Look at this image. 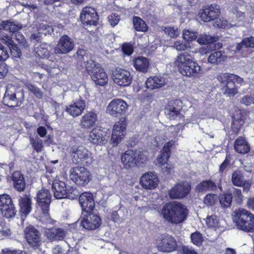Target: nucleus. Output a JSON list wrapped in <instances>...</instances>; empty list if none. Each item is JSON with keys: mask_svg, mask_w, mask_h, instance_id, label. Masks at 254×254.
<instances>
[{"mask_svg": "<svg viewBox=\"0 0 254 254\" xmlns=\"http://www.w3.org/2000/svg\"><path fill=\"white\" fill-rule=\"evenodd\" d=\"M222 93L228 97H233L238 93V86L244 82L243 78L231 73H221L217 76Z\"/></svg>", "mask_w": 254, "mask_h": 254, "instance_id": "obj_1", "label": "nucleus"}, {"mask_svg": "<svg viewBox=\"0 0 254 254\" xmlns=\"http://www.w3.org/2000/svg\"><path fill=\"white\" fill-rule=\"evenodd\" d=\"M164 218L171 222H183L187 216L188 210L183 204L173 202L165 205L162 210Z\"/></svg>", "mask_w": 254, "mask_h": 254, "instance_id": "obj_2", "label": "nucleus"}, {"mask_svg": "<svg viewBox=\"0 0 254 254\" xmlns=\"http://www.w3.org/2000/svg\"><path fill=\"white\" fill-rule=\"evenodd\" d=\"M24 98V93L20 88L9 85L6 88L3 102L4 105L13 108L20 106Z\"/></svg>", "mask_w": 254, "mask_h": 254, "instance_id": "obj_3", "label": "nucleus"}, {"mask_svg": "<svg viewBox=\"0 0 254 254\" xmlns=\"http://www.w3.org/2000/svg\"><path fill=\"white\" fill-rule=\"evenodd\" d=\"M69 151L72 161L75 164L89 166L93 161L92 154L83 145H73L70 147Z\"/></svg>", "mask_w": 254, "mask_h": 254, "instance_id": "obj_4", "label": "nucleus"}, {"mask_svg": "<svg viewBox=\"0 0 254 254\" xmlns=\"http://www.w3.org/2000/svg\"><path fill=\"white\" fill-rule=\"evenodd\" d=\"M156 244L158 251L163 253H171L176 251L178 248L176 240L167 233L157 236Z\"/></svg>", "mask_w": 254, "mask_h": 254, "instance_id": "obj_5", "label": "nucleus"}, {"mask_svg": "<svg viewBox=\"0 0 254 254\" xmlns=\"http://www.w3.org/2000/svg\"><path fill=\"white\" fill-rule=\"evenodd\" d=\"M69 177L75 184L80 186L87 185L91 180L89 171L83 167H73L70 170Z\"/></svg>", "mask_w": 254, "mask_h": 254, "instance_id": "obj_6", "label": "nucleus"}, {"mask_svg": "<svg viewBox=\"0 0 254 254\" xmlns=\"http://www.w3.org/2000/svg\"><path fill=\"white\" fill-rule=\"evenodd\" d=\"M128 105L122 99L112 100L106 108V112L110 116L118 117L125 114L128 109Z\"/></svg>", "mask_w": 254, "mask_h": 254, "instance_id": "obj_7", "label": "nucleus"}, {"mask_svg": "<svg viewBox=\"0 0 254 254\" xmlns=\"http://www.w3.org/2000/svg\"><path fill=\"white\" fill-rule=\"evenodd\" d=\"M127 123L125 119H121L114 125L111 139V143L117 146L121 142L126 132Z\"/></svg>", "mask_w": 254, "mask_h": 254, "instance_id": "obj_8", "label": "nucleus"}, {"mask_svg": "<svg viewBox=\"0 0 254 254\" xmlns=\"http://www.w3.org/2000/svg\"><path fill=\"white\" fill-rule=\"evenodd\" d=\"M112 79L116 84L120 86H127L131 83L132 76L128 70L116 68L113 71Z\"/></svg>", "mask_w": 254, "mask_h": 254, "instance_id": "obj_9", "label": "nucleus"}, {"mask_svg": "<svg viewBox=\"0 0 254 254\" xmlns=\"http://www.w3.org/2000/svg\"><path fill=\"white\" fill-rule=\"evenodd\" d=\"M190 189V184L187 181H183L176 184L169 190V194L172 199H180L186 197Z\"/></svg>", "mask_w": 254, "mask_h": 254, "instance_id": "obj_10", "label": "nucleus"}, {"mask_svg": "<svg viewBox=\"0 0 254 254\" xmlns=\"http://www.w3.org/2000/svg\"><path fill=\"white\" fill-rule=\"evenodd\" d=\"M25 238L28 244L33 248L41 245V237L39 230L31 225L27 226L24 230Z\"/></svg>", "mask_w": 254, "mask_h": 254, "instance_id": "obj_11", "label": "nucleus"}, {"mask_svg": "<svg viewBox=\"0 0 254 254\" xmlns=\"http://www.w3.org/2000/svg\"><path fill=\"white\" fill-rule=\"evenodd\" d=\"M109 137V134L106 131L96 127L90 132L88 139L92 144L101 145L105 144Z\"/></svg>", "mask_w": 254, "mask_h": 254, "instance_id": "obj_12", "label": "nucleus"}, {"mask_svg": "<svg viewBox=\"0 0 254 254\" xmlns=\"http://www.w3.org/2000/svg\"><path fill=\"white\" fill-rule=\"evenodd\" d=\"M74 46L73 40L67 35L63 36L54 48V52L59 54H66L72 50Z\"/></svg>", "mask_w": 254, "mask_h": 254, "instance_id": "obj_13", "label": "nucleus"}, {"mask_svg": "<svg viewBox=\"0 0 254 254\" xmlns=\"http://www.w3.org/2000/svg\"><path fill=\"white\" fill-rule=\"evenodd\" d=\"M159 181L157 175L151 172L144 174L140 178V183L146 190H154L158 186Z\"/></svg>", "mask_w": 254, "mask_h": 254, "instance_id": "obj_14", "label": "nucleus"}, {"mask_svg": "<svg viewBox=\"0 0 254 254\" xmlns=\"http://www.w3.org/2000/svg\"><path fill=\"white\" fill-rule=\"evenodd\" d=\"M80 18L83 24L91 25L96 24L98 16L94 8L87 6L82 10Z\"/></svg>", "mask_w": 254, "mask_h": 254, "instance_id": "obj_15", "label": "nucleus"}, {"mask_svg": "<svg viewBox=\"0 0 254 254\" xmlns=\"http://www.w3.org/2000/svg\"><path fill=\"white\" fill-rule=\"evenodd\" d=\"M182 102L179 100L169 101L165 108V114L171 120L180 117Z\"/></svg>", "mask_w": 254, "mask_h": 254, "instance_id": "obj_16", "label": "nucleus"}, {"mask_svg": "<svg viewBox=\"0 0 254 254\" xmlns=\"http://www.w3.org/2000/svg\"><path fill=\"white\" fill-rule=\"evenodd\" d=\"M232 217L234 222H254V215L242 208L234 211Z\"/></svg>", "mask_w": 254, "mask_h": 254, "instance_id": "obj_17", "label": "nucleus"}, {"mask_svg": "<svg viewBox=\"0 0 254 254\" xmlns=\"http://www.w3.org/2000/svg\"><path fill=\"white\" fill-rule=\"evenodd\" d=\"M79 202L82 211H92L95 207L93 195L88 192L82 193L79 197Z\"/></svg>", "mask_w": 254, "mask_h": 254, "instance_id": "obj_18", "label": "nucleus"}, {"mask_svg": "<svg viewBox=\"0 0 254 254\" xmlns=\"http://www.w3.org/2000/svg\"><path fill=\"white\" fill-rule=\"evenodd\" d=\"M66 232L60 228H51L45 231V236L51 241H63L65 238Z\"/></svg>", "mask_w": 254, "mask_h": 254, "instance_id": "obj_19", "label": "nucleus"}, {"mask_svg": "<svg viewBox=\"0 0 254 254\" xmlns=\"http://www.w3.org/2000/svg\"><path fill=\"white\" fill-rule=\"evenodd\" d=\"M85 106V102L83 100H76L73 103L66 107V111L73 117H77L82 113Z\"/></svg>", "mask_w": 254, "mask_h": 254, "instance_id": "obj_20", "label": "nucleus"}, {"mask_svg": "<svg viewBox=\"0 0 254 254\" xmlns=\"http://www.w3.org/2000/svg\"><path fill=\"white\" fill-rule=\"evenodd\" d=\"M92 79L97 85H104L108 82V76L101 66H97L95 71L90 75Z\"/></svg>", "mask_w": 254, "mask_h": 254, "instance_id": "obj_21", "label": "nucleus"}, {"mask_svg": "<svg viewBox=\"0 0 254 254\" xmlns=\"http://www.w3.org/2000/svg\"><path fill=\"white\" fill-rule=\"evenodd\" d=\"M97 120L96 113L93 111H89L82 117L80 125L82 128H89L94 126Z\"/></svg>", "mask_w": 254, "mask_h": 254, "instance_id": "obj_22", "label": "nucleus"}, {"mask_svg": "<svg viewBox=\"0 0 254 254\" xmlns=\"http://www.w3.org/2000/svg\"><path fill=\"white\" fill-rule=\"evenodd\" d=\"M67 186L65 183L59 180H55L52 184V188L54 190V195L57 199L65 198Z\"/></svg>", "mask_w": 254, "mask_h": 254, "instance_id": "obj_23", "label": "nucleus"}, {"mask_svg": "<svg viewBox=\"0 0 254 254\" xmlns=\"http://www.w3.org/2000/svg\"><path fill=\"white\" fill-rule=\"evenodd\" d=\"M51 195L48 190L42 189L37 194V201L41 207L49 208L51 203Z\"/></svg>", "mask_w": 254, "mask_h": 254, "instance_id": "obj_24", "label": "nucleus"}, {"mask_svg": "<svg viewBox=\"0 0 254 254\" xmlns=\"http://www.w3.org/2000/svg\"><path fill=\"white\" fill-rule=\"evenodd\" d=\"M133 65L139 72L146 73L149 69L150 63L148 59L144 57H138L133 61Z\"/></svg>", "mask_w": 254, "mask_h": 254, "instance_id": "obj_25", "label": "nucleus"}, {"mask_svg": "<svg viewBox=\"0 0 254 254\" xmlns=\"http://www.w3.org/2000/svg\"><path fill=\"white\" fill-rule=\"evenodd\" d=\"M166 83V80L164 77L154 76L148 78L145 82V85L148 89L153 90L163 87Z\"/></svg>", "mask_w": 254, "mask_h": 254, "instance_id": "obj_26", "label": "nucleus"}, {"mask_svg": "<svg viewBox=\"0 0 254 254\" xmlns=\"http://www.w3.org/2000/svg\"><path fill=\"white\" fill-rule=\"evenodd\" d=\"M219 6L217 4H211L207 8V26L210 27L212 23L215 22L220 15Z\"/></svg>", "mask_w": 254, "mask_h": 254, "instance_id": "obj_27", "label": "nucleus"}, {"mask_svg": "<svg viewBox=\"0 0 254 254\" xmlns=\"http://www.w3.org/2000/svg\"><path fill=\"white\" fill-rule=\"evenodd\" d=\"M135 150L127 151L121 156V160L126 169L135 166Z\"/></svg>", "mask_w": 254, "mask_h": 254, "instance_id": "obj_28", "label": "nucleus"}, {"mask_svg": "<svg viewBox=\"0 0 254 254\" xmlns=\"http://www.w3.org/2000/svg\"><path fill=\"white\" fill-rule=\"evenodd\" d=\"M200 67L192 60L188 64L185 65L179 72L184 76H190L194 75L200 70Z\"/></svg>", "mask_w": 254, "mask_h": 254, "instance_id": "obj_29", "label": "nucleus"}, {"mask_svg": "<svg viewBox=\"0 0 254 254\" xmlns=\"http://www.w3.org/2000/svg\"><path fill=\"white\" fill-rule=\"evenodd\" d=\"M192 60V57L190 54L182 53L177 56L175 61V65L178 67L179 71Z\"/></svg>", "mask_w": 254, "mask_h": 254, "instance_id": "obj_30", "label": "nucleus"}, {"mask_svg": "<svg viewBox=\"0 0 254 254\" xmlns=\"http://www.w3.org/2000/svg\"><path fill=\"white\" fill-rule=\"evenodd\" d=\"M235 150L239 153L245 154L250 149V145L247 140L242 137H239L234 144Z\"/></svg>", "mask_w": 254, "mask_h": 254, "instance_id": "obj_31", "label": "nucleus"}, {"mask_svg": "<svg viewBox=\"0 0 254 254\" xmlns=\"http://www.w3.org/2000/svg\"><path fill=\"white\" fill-rule=\"evenodd\" d=\"M248 48H254V37L253 36L245 38L241 42L237 44L236 51L243 53Z\"/></svg>", "mask_w": 254, "mask_h": 254, "instance_id": "obj_32", "label": "nucleus"}, {"mask_svg": "<svg viewBox=\"0 0 254 254\" xmlns=\"http://www.w3.org/2000/svg\"><path fill=\"white\" fill-rule=\"evenodd\" d=\"M15 188L19 191H23L25 188V183L23 175L19 172H15L12 175Z\"/></svg>", "mask_w": 254, "mask_h": 254, "instance_id": "obj_33", "label": "nucleus"}, {"mask_svg": "<svg viewBox=\"0 0 254 254\" xmlns=\"http://www.w3.org/2000/svg\"><path fill=\"white\" fill-rule=\"evenodd\" d=\"M19 203L20 206L22 217L23 216V215L26 216L30 212L31 209L30 199L27 195H24L19 198Z\"/></svg>", "mask_w": 254, "mask_h": 254, "instance_id": "obj_34", "label": "nucleus"}, {"mask_svg": "<svg viewBox=\"0 0 254 254\" xmlns=\"http://www.w3.org/2000/svg\"><path fill=\"white\" fill-rule=\"evenodd\" d=\"M91 211H82L79 220L80 222H100V217L97 214L91 213Z\"/></svg>", "mask_w": 254, "mask_h": 254, "instance_id": "obj_35", "label": "nucleus"}, {"mask_svg": "<svg viewBox=\"0 0 254 254\" xmlns=\"http://www.w3.org/2000/svg\"><path fill=\"white\" fill-rule=\"evenodd\" d=\"M227 59V56L221 52L217 51L211 54L207 59L209 63L213 64H218L225 61Z\"/></svg>", "mask_w": 254, "mask_h": 254, "instance_id": "obj_36", "label": "nucleus"}, {"mask_svg": "<svg viewBox=\"0 0 254 254\" xmlns=\"http://www.w3.org/2000/svg\"><path fill=\"white\" fill-rule=\"evenodd\" d=\"M147 152L143 151L135 150V166H142L146 163L148 161Z\"/></svg>", "mask_w": 254, "mask_h": 254, "instance_id": "obj_37", "label": "nucleus"}, {"mask_svg": "<svg viewBox=\"0 0 254 254\" xmlns=\"http://www.w3.org/2000/svg\"><path fill=\"white\" fill-rule=\"evenodd\" d=\"M183 127H184L182 124L170 126L167 129L169 132V137L178 140V137L181 135Z\"/></svg>", "mask_w": 254, "mask_h": 254, "instance_id": "obj_38", "label": "nucleus"}, {"mask_svg": "<svg viewBox=\"0 0 254 254\" xmlns=\"http://www.w3.org/2000/svg\"><path fill=\"white\" fill-rule=\"evenodd\" d=\"M244 181V176L242 171L237 170L232 174L231 181L234 186L241 187Z\"/></svg>", "mask_w": 254, "mask_h": 254, "instance_id": "obj_39", "label": "nucleus"}, {"mask_svg": "<svg viewBox=\"0 0 254 254\" xmlns=\"http://www.w3.org/2000/svg\"><path fill=\"white\" fill-rule=\"evenodd\" d=\"M4 30L8 31L10 32H16L20 30L22 26L21 24L15 21L10 20L4 21Z\"/></svg>", "mask_w": 254, "mask_h": 254, "instance_id": "obj_40", "label": "nucleus"}, {"mask_svg": "<svg viewBox=\"0 0 254 254\" xmlns=\"http://www.w3.org/2000/svg\"><path fill=\"white\" fill-rule=\"evenodd\" d=\"M49 46L46 44H42L35 47L36 56L41 58H45L49 56Z\"/></svg>", "mask_w": 254, "mask_h": 254, "instance_id": "obj_41", "label": "nucleus"}, {"mask_svg": "<svg viewBox=\"0 0 254 254\" xmlns=\"http://www.w3.org/2000/svg\"><path fill=\"white\" fill-rule=\"evenodd\" d=\"M25 86L26 88L29 91V92L33 94L37 98L40 99L43 98V92L35 85L30 82H26L25 83Z\"/></svg>", "mask_w": 254, "mask_h": 254, "instance_id": "obj_42", "label": "nucleus"}, {"mask_svg": "<svg viewBox=\"0 0 254 254\" xmlns=\"http://www.w3.org/2000/svg\"><path fill=\"white\" fill-rule=\"evenodd\" d=\"M133 24L135 29L137 31L146 32L148 30V27L141 18L138 17H134Z\"/></svg>", "mask_w": 254, "mask_h": 254, "instance_id": "obj_43", "label": "nucleus"}, {"mask_svg": "<svg viewBox=\"0 0 254 254\" xmlns=\"http://www.w3.org/2000/svg\"><path fill=\"white\" fill-rule=\"evenodd\" d=\"M219 40L218 36H207V51L210 49L216 50L222 47V44L220 43H216Z\"/></svg>", "mask_w": 254, "mask_h": 254, "instance_id": "obj_44", "label": "nucleus"}, {"mask_svg": "<svg viewBox=\"0 0 254 254\" xmlns=\"http://www.w3.org/2000/svg\"><path fill=\"white\" fill-rule=\"evenodd\" d=\"M0 210L2 215L7 218L13 217L16 213L13 203L10 204L8 206H5L3 207L0 208Z\"/></svg>", "mask_w": 254, "mask_h": 254, "instance_id": "obj_45", "label": "nucleus"}, {"mask_svg": "<svg viewBox=\"0 0 254 254\" xmlns=\"http://www.w3.org/2000/svg\"><path fill=\"white\" fill-rule=\"evenodd\" d=\"M232 198V193L229 192L223 193L219 197L220 203L222 207H228L231 204Z\"/></svg>", "mask_w": 254, "mask_h": 254, "instance_id": "obj_46", "label": "nucleus"}, {"mask_svg": "<svg viewBox=\"0 0 254 254\" xmlns=\"http://www.w3.org/2000/svg\"><path fill=\"white\" fill-rule=\"evenodd\" d=\"M30 143L32 147L37 152L42 151L44 147L43 141L38 137H30Z\"/></svg>", "mask_w": 254, "mask_h": 254, "instance_id": "obj_47", "label": "nucleus"}, {"mask_svg": "<svg viewBox=\"0 0 254 254\" xmlns=\"http://www.w3.org/2000/svg\"><path fill=\"white\" fill-rule=\"evenodd\" d=\"M84 63L85 68L90 75L93 72V71H95L97 66H101L99 64H96L90 59H88L85 61Z\"/></svg>", "mask_w": 254, "mask_h": 254, "instance_id": "obj_48", "label": "nucleus"}, {"mask_svg": "<svg viewBox=\"0 0 254 254\" xmlns=\"http://www.w3.org/2000/svg\"><path fill=\"white\" fill-rule=\"evenodd\" d=\"M232 25L231 24L229 23L227 20L225 19H220L218 18L217 19L215 20V22L212 23V25L214 28H223V29H230L232 26H235Z\"/></svg>", "mask_w": 254, "mask_h": 254, "instance_id": "obj_49", "label": "nucleus"}, {"mask_svg": "<svg viewBox=\"0 0 254 254\" xmlns=\"http://www.w3.org/2000/svg\"><path fill=\"white\" fill-rule=\"evenodd\" d=\"M163 30L166 35L172 38H177L180 34V32L176 26L165 27Z\"/></svg>", "mask_w": 254, "mask_h": 254, "instance_id": "obj_50", "label": "nucleus"}, {"mask_svg": "<svg viewBox=\"0 0 254 254\" xmlns=\"http://www.w3.org/2000/svg\"><path fill=\"white\" fill-rule=\"evenodd\" d=\"M236 228L245 232H254V223H235Z\"/></svg>", "mask_w": 254, "mask_h": 254, "instance_id": "obj_51", "label": "nucleus"}, {"mask_svg": "<svg viewBox=\"0 0 254 254\" xmlns=\"http://www.w3.org/2000/svg\"><path fill=\"white\" fill-rule=\"evenodd\" d=\"M172 47L178 51H185L190 47L189 44L181 40L176 41Z\"/></svg>", "mask_w": 254, "mask_h": 254, "instance_id": "obj_52", "label": "nucleus"}, {"mask_svg": "<svg viewBox=\"0 0 254 254\" xmlns=\"http://www.w3.org/2000/svg\"><path fill=\"white\" fill-rule=\"evenodd\" d=\"M65 198L74 199L78 195V190L73 187L67 186Z\"/></svg>", "mask_w": 254, "mask_h": 254, "instance_id": "obj_53", "label": "nucleus"}, {"mask_svg": "<svg viewBox=\"0 0 254 254\" xmlns=\"http://www.w3.org/2000/svg\"><path fill=\"white\" fill-rule=\"evenodd\" d=\"M42 212L39 216L38 220L42 222H51L52 221L48 212L49 208L45 209V207H41Z\"/></svg>", "mask_w": 254, "mask_h": 254, "instance_id": "obj_54", "label": "nucleus"}, {"mask_svg": "<svg viewBox=\"0 0 254 254\" xmlns=\"http://www.w3.org/2000/svg\"><path fill=\"white\" fill-rule=\"evenodd\" d=\"M191 241L193 244L200 246L203 242V238L202 235L198 232H195L191 234Z\"/></svg>", "mask_w": 254, "mask_h": 254, "instance_id": "obj_55", "label": "nucleus"}, {"mask_svg": "<svg viewBox=\"0 0 254 254\" xmlns=\"http://www.w3.org/2000/svg\"><path fill=\"white\" fill-rule=\"evenodd\" d=\"M197 35L196 32L190 30H184L183 32V38L187 41L195 39Z\"/></svg>", "mask_w": 254, "mask_h": 254, "instance_id": "obj_56", "label": "nucleus"}, {"mask_svg": "<svg viewBox=\"0 0 254 254\" xmlns=\"http://www.w3.org/2000/svg\"><path fill=\"white\" fill-rule=\"evenodd\" d=\"M10 196L6 194L0 195V208L12 204Z\"/></svg>", "mask_w": 254, "mask_h": 254, "instance_id": "obj_57", "label": "nucleus"}, {"mask_svg": "<svg viewBox=\"0 0 254 254\" xmlns=\"http://www.w3.org/2000/svg\"><path fill=\"white\" fill-rule=\"evenodd\" d=\"M218 189L221 190L222 187L219 185V181H207V191H215Z\"/></svg>", "mask_w": 254, "mask_h": 254, "instance_id": "obj_58", "label": "nucleus"}, {"mask_svg": "<svg viewBox=\"0 0 254 254\" xmlns=\"http://www.w3.org/2000/svg\"><path fill=\"white\" fill-rule=\"evenodd\" d=\"M170 156V153L166 152L161 150L160 152V155L157 159L158 163L160 164V166L167 163Z\"/></svg>", "mask_w": 254, "mask_h": 254, "instance_id": "obj_59", "label": "nucleus"}, {"mask_svg": "<svg viewBox=\"0 0 254 254\" xmlns=\"http://www.w3.org/2000/svg\"><path fill=\"white\" fill-rule=\"evenodd\" d=\"M9 49L12 57L17 58H19L21 57L22 54L21 52L17 45L14 43L9 47Z\"/></svg>", "mask_w": 254, "mask_h": 254, "instance_id": "obj_60", "label": "nucleus"}, {"mask_svg": "<svg viewBox=\"0 0 254 254\" xmlns=\"http://www.w3.org/2000/svg\"><path fill=\"white\" fill-rule=\"evenodd\" d=\"M15 39L24 48H27L29 47L28 43L24 36L20 33L17 32L15 33Z\"/></svg>", "mask_w": 254, "mask_h": 254, "instance_id": "obj_61", "label": "nucleus"}, {"mask_svg": "<svg viewBox=\"0 0 254 254\" xmlns=\"http://www.w3.org/2000/svg\"><path fill=\"white\" fill-rule=\"evenodd\" d=\"M108 21L113 27L118 24L121 18L119 14L116 13H112L108 17Z\"/></svg>", "mask_w": 254, "mask_h": 254, "instance_id": "obj_62", "label": "nucleus"}, {"mask_svg": "<svg viewBox=\"0 0 254 254\" xmlns=\"http://www.w3.org/2000/svg\"><path fill=\"white\" fill-rule=\"evenodd\" d=\"M101 223H80V226L85 230L90 231L95 230L101 226Z\"/></svg>", "mask_w": 254, "mask_h": 254, "instance_id": "obj_63", "label": "nucleus"}, {"mask_svg": "<svg viewBox=\"0 0 254 254\" xmlns=\"http://www.w3.org/2000/svg\"><path fill=\"white\" fill-rule=\"evenodd\" d=\"M231 12L236 15V18L239 20L241 21L245 17V13L243 12L240 11L238 10L237 6H233L231 9Z\"/></svg>", "mask_w": 254, "mask_h": 254, "instance_id": "obj_64", "label": "nucleus"}]
</instances>
